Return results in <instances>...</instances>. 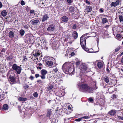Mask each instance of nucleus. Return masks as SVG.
I'll list each match as a JSON object with an SVG mask.
<instances>
[{
	"instance_id": "603ef678",
	"label": "nucleus",
	"mask_w": 123,
	"mask_h": 123,
	"mask_svg": "<svg viewBox=\"0 0 123 123\" xmlns=\"http://www.w3.org/2000/svg\"><path fill=\"white\" fill-rule=\"evenodd\" d=\"M34 11L33 10H31L30 11V12L31 14L34 13Z\"/></svg>"
},
{
	"instance_id": "a19ab883",
	"label": "nucleus",
	"mask_w": 123,
	"mask_h": 123,
	"mask_svg": "<svg viewBox=\"0 0 123 123\" xmlns=\"http://www.w3.org/2000/svg\"><path fill=\"white\" fill-rule=\"evenodd\" d=\"M82 118V117L81 118L77 119H76L75 120L77 121H80L81 120Z\"/></svg>"
},
{
	"instance_id": "7ed1b4c3",
	"label": "nucleus",
	"mask_w": 123,
	"mask_h": 123,
	"mask_svg": "<svg viewBox=\"0 0 123 123\" xmlns=\"http://www.w3.org/2000/svg\"><path fill=\"white\" fill-rule=\"evenodd\" d=\"M86 34L83 35L80 38V43L81 46L83 49L85 51L89 50L88 49L86 48L85 47L86 44V40L87 37Z\"/></svg>"
},
{
	"instance_id": "6e6552de",
	"label": "nucleus",
	"mask_w": 123,
	"mask_h": 123,
	"mask_svg": "<svg viewBox=\"0 0 123 123\" xmlns=\"http://www.w3.org/2000/svg\"><path fill=\"white\" fill-rule=\"evenodd\" d=\"M120 2V1L117 0L115 2H112L111 4V7H115L118 5Z\"/></svg>"
},
{
	"instance_id": "4468645a",
	"label": "nucleus",
	"mask_w": 123,
	"mask_h": 123,
	"mask_svg": "<svg viewBox=\"0 0 123 123\" xmlns=\"http://www.w3.org/2000/svg\"><path fill=\"white\" fill-rule=\"evenodd\" d=\"M9 77L10 80L11 82L13 83H16V80L13 77L10 76Z\"/></svg>"
},
{
	"instance_id": "09e8293b",
	"label": "nucleus",
	"mask_w": 123,
	"mask_h": 123,
	"mask_svg": "<svg viewBox=\"0 0 123 123\" xmlns=\"http://www.w3.org/2000/svg\"><path fill=\"white\" fill-rule=\"evenodd\" d=\"M76 27V24H74V25H73L72 28H73V29H75Z\"/></svg>"
},
{
	"instance_id": "f8f14e48",
	"label": "nucleus",
	"mask_w": 123,
	"mask_h": 123,
	"mask_svg": "<svg viewBox=\"0 0 123 123\" xmlns=\"http://www.w3.org/2000/svg\"><path fill=\"white\" fill-rule=\"evenodd\" d=\"M117 111L113 110L110 111L108 112V114L111 116H113L116 113Z\"/></svg>"
},
{
	"instance_id": "4be33fe9",
	"label": "nucleus",
	"mask_w": 123,
	"mask_h": 123,
	"mask_svg": "<svg viewBox=\"0 0 123 123\" xmlns=\"http://www.w3.org/2000/svg\"><path fill=\"white\" fill-rule=\"evenodd\" d=\"M97 66L99 68H102L103 67V64L101 62H99L97 64Z\"/></svg>"
},
{
	"instance_id": "6ab92c4d",
	"label": "nucleus",
	"mask_w": 123,
	"mask_h": 123,
	"mask_svg": "<svg viewBox=\"0 0 123 123\" xmlns=\"http://www.w3.org/2000/svg\"><path fill=\"white\" fill-rule=\"evenodd\" d=\"M14 36V33L12 31H10L9 33V36L10 38H13Z\"/></svg>"
},
{
	"instance_id": "e2e57ef3",
	"label": "nucleus",
	"mask_w": 123,
	"mask_h": 123,
	"mask_svg": "<svg viewBox=\"0 0 123 123\" xmlns=\"http://www.w3.org/2000/svg\"><path fill=\"white\" fill-rule=\"evenodd\" d=\"M37 69H41V67H37Z\"/></svg>"
},
{
	"instance_id": "cd10ccee",
	"label": "nucleus",
	"mask_w": 123,
	"mask_h": 123,
	"mask_svg": "<svg viewBox=\"0 0 123 123\" xmlns=\"http://www.w3.org/2000/svg\"><path fill=\"white\" fill-rule=\"evenodd\" d=\"M65 95L64 92L62 91H61L59 92V95L60 97H61L64 96Z\"/></svg>"
},
{
	"instance_id": "8fccbe9b",
	"label": "nucleus",
	"mask_w": 123,
	"mask_h": 123,
	"mask_svg": "<svg viewBox=\"0 0 123 123\" xmlns=\"http://www.w3.org/2000/svg\"><path fill=\"white\" fill-rule=\"evenodd\" d=\"M6 49H5L3 48L2 49V50H1V52H5L6 51Z\"/></svg>"
},
{
	"instance_id": "3c124183",
	"label": "nucleus",
	"mask_w": 123,
	"mask_h": 123,
	"mask_svg": "<svg viewBox=\"0 0 123 123\" xmlns=\"http://www.w3.org/2000/svg\"><path fill=\"white\" fill-rule=\"evenodd\" d=\"M67 1L68 3H71L72 2V1L71 0H67Z\"/></svg>"
},
{
	"instance_id": "6e6d98bb",
	"label": "nucleus",
	"mask_w": 123,
	"mask_h": 123,
	"mask_svg": "<svg viewBox=\"0 0 123 123\" xmlns=\"http://www.w3.org/2000/svg\"><path fill=\"white\" fill-rule=\"evenodd\" d=\"M30 78L31 80H32L34 79V77L32 76H31L30 77Z\"/></svg>"
},
{
	"instance_id": "37998d69",
	"label": "nucleus",
	"mask_w": 123,
	"mask_h": 123,
	"mask_svg": "<svg viewBox=\"0 0 123 123\" xmlns=\"http://www.w3.org/2000/svg\"><path fill=\"white\" fill-rule=\"evenodd\" d=\"M37 82L38 83H39V84H40L42 83V80H37Z\"/></svg>"
},
{
	"instance_id": "052dcab7",
	"label": "nucleus",
	"mask_w": 123,
	"mask_h": 123,
	"mask_svg": "<svg viewBox=\"0 0 123 123\" xmlns=\"http://www.w3.org/2000/svg\"><path fill=\"white\" fill-rule=\"evenodd\" d=\"M86 2L89 5L90 4L89 2L87 0H86Z\"/></svg>"
},
{
	"instance_id": "7c9ffc66",
	"label": "nucleus",
	"mask_w": 123,
	"mask_h": 123,
	"mask_svg": "<svg viewBox=\"0 0 123 123\" xmlns=\"http://www.w3.org/2000/svg\"><path fill=\"white\" fill-rule=\"evenodd\" d=\"M20 33L21 36H23L25 33L24 30L23 29H21L20 31Z\"/></svg>"
},
{
	"instance_id": "c85d7f7f",
	"label": "nucleus",
	"mask_w": 123,
	"mask_h": 123,
	"mask_svg": "<svg viewBox=\"0 0 123 123\" xmlns=\"http://www.w3.org/2000/svg\"><path fill=\"white\" fill-rule=\"evenodd\" d=\"M58 71V70L57 68L54 69L52 71V72L54 73H57Z\"/></svg>"
},
{
	"instance_id": "a878e982",
	"label": "nucleus",
	"mask_w": 123,
	"mask_h": 123,
	"mask_svg": "<svg viewBox=\"0 0 123 123\" xmlns=\"http://www.w3.org/2000/svg\"><path fill=\"white\" fill-rule=\"evenodd\" d=\"M117 97V96L116 95H115L114 94H113L111 96V100H114L116 99Z\"/></svg>"
},
{
	"instance_id": "2f4dec72",
	"label": "nucleus",
	"mask_w": 123,
	"mask_h": 123,
	"mask_svg": "<svg viewBox=\"0 0 123 123\" xmlns=\"http://www.w3.org/2000/svg\"><path fill=\"white\" fill-rule=\"evenodd\" d=\"M119 19L120 22L123 21V14L122 15L119 16Z\"/></svg>"
},
{
	"instance_id": "58836bf2",
	"label": "nucleus",
	"mask_w": 123,
	"mask_h": 123,
	"mask_svg": "<svg viewBox=\"0 0 123 123\" xmlns=\"http://www.w3.org/2000/svg\"><path fill=\"white\" fill-rule=\"evenodd\" d=\"M120 49V47H118L115 49V52H118Z\"/></svg>"
},
{
	"instance_id": "412c9836",
	"label": "nucleus",
	"mask_w": 123,
	"mask_h": 123,
	"mask_svg": "<svg viewBox=\"0 0 123 123\" xmlns=\"http://www.w3.org/2000/svg\"><path fill=\"white\" fill-rule=\"evenodd\" d=\"M47 117L50 116L52 112L51 111V110L48 109H47Z\"/></svg>"
},
{
	"instance_id": "13d9d810",
	"label": "nucleus",
	"mask_w": 123,
	"mask_h": 123,
	"mask_svg": "<svg viewBox=\"0 0 123 123\" xmlns=\"http://www.w3.org/2000/svg\"><path fill=\"white\" fill-rule=\"evenodd\" d=\"M121 62L123 64V56L122 57V58L121 61Z\"/></svg>"
},
{
	"instance_id": "bb28decb",
	"label": "nucleus",
	"mask_w": 123,
	"mask_h": 123,
	"mask_svg": "<svg viewBox=\"0 0 123 123\" xmlns=\"http://www.w3.org/2000/svg\"><path fill=\"white\" fill-rule=\"evenodd\" d=\"M8 105L7 104H4L3 105V108L4 110H6L8 109Z\"/></svg>"
},
{
	"instance_id": "ddd939ff",
	"label": "nucleus",
	"mask_w": 123,
	"mask_h": 123,
	"mask_svg": "<svg viewBox=\"0 0 123 123\" xmlns=\"http://www.w3.org/2000/svg\"><path fill=\"white\" fill-rule=\"evenodd\" d=\"M61 20L63 22H67L68 21V18L66 16H64L61 17Z\"/></svg>"
},
{
	"instance_id": "49530a36",
	"label": "nucleus",
	"mask_w": 123,
	"mask_h": 123,
	"mask_svg": "<svg viewBox=\"0 0 123 123\" xmlns=\"http://www.w3.org/2000/svg\"><path fill=\"white\" fill-rule=\"evenodd\" d=\"M35 77L36 78H37L40 76L38 74H36L35 75Z\"/></svg>"
},
{
	"instance_id": "69168bd1",
	"label": "nucleus",
	"mask_w": 123,
	"mask_h": 123,
	"mask_svg": "<svg viewBox=\"0 0 123 123\" xmlns=\"http://www.w3.org/2000/svg\"><path fill=\"white\" fill-rule=\"evenodd\" d=\"M73 41V40L71 41H70L68 42V43L70 44H71L72 43V42Z\"/></svg>"
},
{
	"instance_id": "a211bd4d",
	"label": "nucleus",
	"mask_w": 123,
	"mask_h": 123,
	"mask_svg": "<svg viewBox=\"0 0 123 123\" xmlns=\"http://www.w3.org/2000/svg\"><path fill=\"white\" fill-rule=\"evenodd\" d=\"M1 14L3 17H5L7 15V12L6 10H4L1 12Z\"/></svg>"
},
{
	"instance_id": "9d476101",
	"label": "nucleus",
	"mask_w": 123,
	"mask_h": 123,
	"mask_svg": "<svg viewBox=\"0 0 123 123\" xmlns=\"http://www.w3.org/2000/svg\"><path fill=\"white\" fill-rule=\"evenodd\" d=\"M116 37L118 40L121 38H123V31H121L120 34H117Z\"/></svg>"
},
{
	"instance_id": "f257e3e1",
	"label": "nucleus",
	"mask_w": 123,
	"mask_h": 123,
	"mask_svg": "<svg viewBox=\"0 0 123 123\" xmlns=\"http://www.w3.org/2000/svg\"><path fill=\"white\" fill-rule=\"evenodd\" d=\"M62 69L64 72L67 74L72 75L74 73V69L71 63L68 62L65 63L62 66Z\"/></svg>"
},
{
	"instance_id": "f3484780",
	"label": "nucleus",
	"mask_w": 123,
	"mask_h": 123,
	"mask_svg": "<svg viewBox=\"0 0 123 123\" xmlns=\"http://www.w3.org/2000/svg\"><path fill=\"white\" fill-rule=\"evenodd\" d=\"M74 38L75 39H76L78 37V34L77 32L76 31H74L72 34Z\"/></svg>"
},
{
	"instance_id": "20e7f679",
	"label": "nucleus",
	"mask_w": 123,
	"mask_h": 123,
	"mask_svg": "<svg viewBox=\"0 0 123 123\" xmlns=\"http://www.w3.org/2000/svg\"><path fill=\"white\" fill-rule=\"evenodd\" d=\"M12 68L18 74H19L21 73L22 70L21 65L18 66L16 64H14L12 66Z\"/></svg>"
},
{
	"instance_id": "aec40b11",
	"label": "nucleus",
	"mask_w": 123,
	"mask_h": 123,
	"mask_svg": "<svg viewBox=\"0 0 123 123\" xmlns=\"http://www.w3.org/2000/svg\"><path fill=\"white\" fill-rule=\"evenodd\" d=\"M103 79V81L105 82L106 83H108L109 81V78L107 76L104 77Z\"/></svg>"
},
{
	"instance_id": "c9c22d12",
	"label": "nucleus",
	"mask_w": 123,
	"mask_h": 123,
	"mask_svg": "<svg viewBox=\"0 0 123 123\" xmlns=\"http://www.w3.org/2000/svg\"><path fill=\"white\" fill-rule=\"evenodd\" d=\"M116 118L117 119H120L121 120H123V117H121L120 116L117 117Z\"/></svg>"
},
{
	"instance_id": "2eb2a0df",
	"label": "nucleus",
	"mask_w": 123,
	"mask_h": 123,
	"mask_svg": "<svg viewBox=\"0 0 123 123\" xmlns=\"http://www.w3.org/2000/svg\"><path fill=\"white\" fill-rule=\"evenodd\" d=\"M39 22V20L37 18L36 20H32L31 22V24L33 25H35Z\"/></svg>"
},
{
	"instance_id": "1a4fd4ad",
	"label": "nucleus",
	"mask_w": 123,
	"mask_h": 123,
	"mask_svg": "<svg viewBox=\"0 0 123 123\" xmlns=\"http://www.w3.org/2000/svg\"><path fill=\"white\" fill-rule=\"evenodd\" d=\"M55 25H54L51 24L48 28L47 30L49 31H52L55 29Z\"/></svg>"
},
{
	"instance_id": "338daca9",
	"label": "nucleus",
	"mask_w": 123,
	"mask_h": 123,
	"mask_svg": "<svg viewBox=\"0 0 123 123\" xmlns=\"http://www.w3.org/2000/svg\"><path fill=\"white\" fill-rule=\"evenodd\" d=\"M38 65L39 66H40L42 65V64L41 63H38Z\"/></svg>"
},
{
	"instance_id": "f704fd0d",
	"label": "nucleus",
	"mask_w": 123,
	"mask_h": 123,
	"mask_svg": "<svg viewBox=\"0 0 123 123\" xmlns=\"http://www.w3.org/2000/svg\"><path fill=\"white\" fill-rule=\"evenodd\" d=\"M33 95L34 97L37 98L38 96V94L37 92H35L33 93Z\"/></svg>"
},
{
	"instance_id": "9b49d317",
	"label": "nucleus",
	"mask_w": 123,
	"mask_h": 123,
	"mask_svg": "<svg viewBox=\"0 0 123 123\" xmlns=\"http://www.w3.org/2000/svg\"><path fill=\"white\" fill-rule=\"evenodd\" d=\"M41 53L39 51H34L33 52V54L34 56L35 57H37L40 55Z\"/></svg>"
},
{
	"instance_id": "393cba45",
	"label": "nucleus",
	"mask_w": 123,
	"mask_h": 123,
	"mask_svg": "<svg viewBox=\"0 0 123 123\" xmlns=\"http://www.w3.org/2000/svg\"><path fill=\"white\" fill-rule=\"evenodd\" d=\"M28 39H29L28 40L29 41L31 42H33L34 41V37L33 36H31V37H28Z\"/></svg>"
},
{
	"instance_id": "79ce46f5",
	"label": "nucleus",
	"mask_w": 123,
	"mask_h": 123,
	"mask_svg": "<svg viewBox=\"0 0 123 123\" xmlns=\"http://www.w3.org/2000/svg\"><path fill=\"white\" fill-rule=\"evenodd\" d=\"M27 58L26 57V56L24 57V59H23V61H27Z\"/></svg>"
},
{
	"instance_id": "0e129e2a",
	"label": "nucleus",
	"mask_w": 123,
	"mask_h": 123,
	"mask_svg": "<svg viewBox=\"0 0 123 123\" xmlns=\"http://www.w3.org/2000/svg\"><path fill=\"white\" fill-rule=\"evenodd\" d=\"M59 81V80H58V79H56L55 80V81L56 82H58Z\"/></svg>"
},
{
	"instance_id": "473e14b6",
	"label": "nucleus",
	"mask_w": 123,
	"mask_h": 123,
	"mask_svg": "<svg viewBox=\"0 0 123 123\" xmlns=\"http://www.w3.org/2000/svg\"><path fill=\"white\" fill-rule=\"evenodd\" d=\"M53 86L52 85L50 86H49V87H48V91H49V92H50L52 89H53Z\"/></svg>"
},
{
	"instance_id": "c03bdc74",
	"label": "nucleus",
	"mask_w": 123,
	"mask_h": 123,
	"mask_svg": "<svg viewBox=\"0 0 123 123\" xmlns=\"http://www.w3.org/2000/svg\"><path fill=\"white\" fill-rule=\"evenodd\" d=\"M23 27L24 28L27 29L28 28V26L26 25H24Z\"/></svg>"
},
{
	"instance_id": "680f3d73",
	"label": "nucleus",
	"mask_w": 123,
	"mask_h": 123,
	"mask_svg": "<svg viewBox=\"0 0 123 123\" xmlns=\"http://www.w3.org/2000/svg\"><path fill=\"white\" fill-rule=\"evenodd\" d=\"M74 54V53L73 52H72L71 54V55L72 56H73Z\"/></svg>"
},
{
	"instance_id": "e433bc0d",
	"label": "nucleus",
	"mask_w": 123,
	"mask_h": 123,
	"mask_svg": "<svg viewBox=\"0 0 123 123\" xmlns=\"http://www.w3.org/2000/svg\"><path fill=\"white\" fill-rule=\"evenodd\" d=\"M25 2L23 0H21V1L20 2V4L22 5H25Z\"/></svg>"
},
{
	"instance_id": "423d86ee",
	"label": "nucleus",
	"mask_w": 123,
	"mask_h": 123,
	"mask_svg": "<svg viewBox=\"0 0 123 123\" xmlns=\"http://www.w3.org/2000/svg\"><path fill=\"white\" fill-rule=\"evenodd\" d=\"M47 72V71L44 69H42L41 71V75L40 76L42 79H44L45 78V75Z\"/></svg>"
},
{
	"instance_id": "4d7b16f0",
	"label": "nucleus",
	"mask_w": 123,
	"mask_h": 123,
	"mask_svg": "<svg viewBox=\"0 0 123 123\" xmlns=\"http://www.w3.org/2000/svg\"><path fill=\"white\" fill-rule=\"evenodd\" d=\"M3 6L2 4L0 2V9Z\"/></svg>"
},
{
	"instance_id": "5701e85b",
	"label": "nucleus",
	"mask_w": 123,
	"mask_h": 123,
	"mask_svg": "<svg viewBox=\"0 0 123 123\" xmlns=\"http://www.w3.org/2000/svg\"><path fill=\"white\" fill-rule=\"evenodd\" d=\"M18 100L20 101H24L27 100V99L26 98L20 97L18 98Z\"/></svg>"
},
{
	"instance_id": "39448f33",
	"label": "nucleus",
	"mask_w": 123,
	"mask_h": 123,
	"mask_svg": "<svg viewBox=\"0 0 123 123\" xmlns=\"http://www.w3.org/2000/svg\"><path fill=\"white\" fill-rule=\"evenodd\" d=\"M46 58H47L48 59H49V61L46 62V64L49 66H52L53 64V62L52 61L54 60V58L49 56H48L46 57Z\"/></svg>"
},
{
	"instance_id": "774afa93",
	"label": "nucleus",
	"mask_w": 123,
	"mask_h": 123,
	"mask_svg": "<svg viewBox=\"0 0 123 123\" xmlns=\"http://www.w3.org/2000/svg\"><path fill=\"white\" fill-rule=\"evenodd\" d=\"M106 70H107V71H108V72H109V69H108V68H107Z\"/></svg>"
},
{
	"instance_id": "dca6fc26",
	"label": "nucleus",
	"mask_w": 123,
	"mask_h": 123,
	"mask_svg": "<svg viewBox=\"0 0 123 123\" xmlns=\"http://www.w3.org/2000/svg\"><path fill=\"white\" fill-rule=\"evenodd\" d=\"M48 18L49 17L47 15H44L42 18V21L43 22L44 21L47 20Z\"/></svg>"
},
{
	"instance_id": "72a5a7b5",
	"label": "nucleus",
	"mask_w": 123,
	"mask_h": 123,
	"mask_svg": "<svg viewBox=\"0 0 123 123\" xmlns=\"http://www.w3.org/2000/svg\"><path fill=\"white\" fill-rule=\"evenodd\" d=\"M74 7L71 6L69 8V11L71 12H73L74 11Z\"/></svg>"
},
{
	"instance_id": "de8ad7c7",
	"label": "nucleus",
	"mask_w": 123,
	"mask_h": 123,
	"mask_svg": "<svg viewBox=\"0 0 123 123\" xmlns=\"http://www.w3.org/2000/svg\"><path fill=\"white\" fill-rule=\"evenodd\" d=\"M24 88L25 89L28 88L29 87V86L28 85L25 84V85H24Z\"/></svg>"
},
{
	"instance_id": "0eeeda50",
	"label": "nucleus",
	"mask_w": 123,
	"mask_h": 123,
	"mask_svg": "<svg viewBox=\"0 0 123 123\" xmlns=\"http://www.w3.org/2000/svg\"><path fill=\"white\" fill-rule=\"evenodd\" d=\"M81 72L83 73H85L87 68V67L86 65L85 64L82 63L81 65Z\"/></svg>"
},
{
	"instance_id": "bf43d9fd",
	"label": "nucleus",
	"mask_w": 123,
	"mask_h": 123,
	"mask_svg": "<svg viewBox=\"0 0 123 123\" xmlns=\"http://www.w3.org/2000/svg\"><path fill=\"white\" fill-rule=\"evenodd\" d=\"M10 59H11V57L10 56H8V57H7V59L8 60H10Z\"/></svg>"
},
{
	"instance_id": "f03ea898",
	"label": "nucleus",
	"mask_w": 123,
	"mask_h": 123,
	"mask_svg": "<svg viewBox=\"0 0 123 123\" xmlns=\"http://www.w3.org/2000/svg\"><path fill=\"white\" fill-rule=\"evenodd\" d=\"M79 91L81 92L88 93H92L93 90L92 87L89 86L86 84H81L79 86Z\"/></svg>"
},
{
	"instance_id": "5fc2aeb1",
	"label": "nucleus",
	"mask_w": 123,
	"mask_h": 123,
	"mask_svg": "<svg viewBox=\"0 0 123 123\" xmlns=\"http://www.w3.org/2000/svg\"><path fill=\"white\" fill-rule=\"evenodd\" d=\"M104 11L102 8H101L100 10V13H102Z\"/></svg>"
},
{
	"instance_id": "4c0bfd02",
	"label": "nucleus",
	"mask_w": 123,
	"mask_h": 123,
	"mask_svg": "<svg viewBox=\"0 0 123 123\" xmlns=\"http://www.w3.org/2000/svg\"><path fill=\"white\" fill-rule=\"evenodd\" d=\"M90 117L87 116H84L82 117V118L85 119H87L89 118Z\"/></svg>"
},
{
	"instance_id": "864d4df0",
	"label": "nucleus",
	"mask_w": 123,
	"mask_h": 123,
	"mask_svg": "<svg viewBox=\"0 0 123 123\" xmlns=\"http://www.w3.org/2000/svg\"><path fill=\"white\" fill-rule=\"evenodd\" d=\"M89 101L90 102H92L93 101V99L91 98H90L89 99Z\"/></svg>"
},
{
	"instance_id": "a18cd8bd",
	"label": "nucleus",
	"mask_w": 123,
	"mask_h": 123,
	"mask_svg": "<svg viewBox=\"0 0 123 123\" xmlns=\"http://www.w3.org/2000/svg\"><path fill=\"white\" fill-rule=\"evenodd\" d=\"M88 49L89 50L88 51H86L89 53H92L93 52L92 51H90V50H92V49Z\"/></svg>"
},
{
	"instance_id": "ea45409f",
	"label": "nucleus",
	"mask_w": 123,
	"mask_h": 123,
	"mask_svg": "<svg viewBox=\"0 0 123 123\" xmlns=\"http://www.w3.org/2000/svg\"><path fill=\"white\" fill-rule=\"evenodd\" d=\"M93 84H95V87H94V89H97L98 88V87H97L96 86V82L95 81H94V83Z\"/></svg>"
},
{
	"instance_id": "b1692460",
	"label": "nucleus",
	"mask_w": 123,
	"mask_h": 123,
	"mask_svg": "<svg viewBox=\"0 0 123 123\" xmlns=\"http://www.w3.org/2000/svg\"><path fill=\"white\" fill-rule=\"evenodd\" d=\"M102 23L103 24L106 23L108 22V19L105 18H103L102 20Z\"/></svg>"
},
{
	"instance_id": "c756f323",
	"label": "nucleus",
	"mask_w": 123,
	"mask_h": 123,
	"mask_svg": "<svg viewBox=\"0 0 123 123\" xmlns=\"http://www.w3.org/2000/svg\"><path fill=\"white\" fill-rule=\"evenodd\" d=\"M86 9L87 10V12H89L91 11H92V9L91 7L89 6H87L86 8Z\"/></svg>"
}]
</instances>
